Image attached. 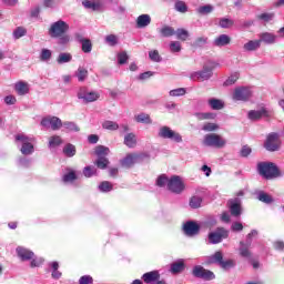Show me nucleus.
I'll list each match as a JSON object with an SVG mask.
<instances>
[{"instance_id": "f257e3e1", "label": "nucleus", "mask_w": 284, "mask_h": 284, "mask_svg": "<svg viewBox=\"0 0 284 284\" xmlns=\"http://www.w3.org/2000/svg\"><path fill=\"white\" fill-rule=\"evenodd\" d=\"M70 30V24L63 20H58L52 22L48 34L51 39H59L58 43L60 45H65L70 43V36H68V31Z\"/></svg>"}, {"instance_id": "f03ea898", "label": "nucleus", "mask_w": 284, "mask_h": 284, "mask_svg": "<svg viewBox=\"0 0 284 284\" xmlns=\"http://www.w3.org/2000/svg\"><path fill=\"white\" fill-rule=\"evenodd\" d=\"M33 141V138H30L23 133H19L16 135V144L19 148L21 154H23V156H30V154H34Z\"/></svg>"}, {"instance_id": "7ed1b4c3", "label": "nucleus", "mask_w": 284, "mask_h": 284, "mask_svg": "<svg viewBox=\"0 0 284 284\" xmlns=\"http://www.w3.org/2000/svg\"><path fill=\"white\" fill-rule=\"evenodd\" d=\"M257 171L264 179H278V176H282L278 168L272 162H260Z\"/></svg>"}, {"instance_id": "20e7f679", "label": "nucleus", "mask_w": 284, "mask_h": 284, "mask_svg": "<svg viewBox=\"0 0 284 284\" xmlns=\"http://www.w3.org/2000/svg\"><path fill=\"white\" fill-rule=\"evenodd\" d=\"M202 143L206 148H216L217 150H221V148H225V145H227V141L216 133H209L204 135Z\"/></svg>"}, {"instance_id": "39448f33", "label": "nucleus", "mask_w": 284, "mask_h": 284, "mask_svg": "<svg viewBox=\"0 0 284 284\" xmlns=\"http://www.w3.org/2000/svg\"><path fill=\"white\" fill-rule=\"evenodd\" d=\"M108 154H110V149L103 145H99L95 148V155L98 160L95 161L97 168L99 170H105L108 165H110V160H108Z\"/></svg>"}, {"instance_id": "423d86ee", "label": "nucleus", "mask_w": 284, "mask_h": 284, "mask_svg": "<svg viewBox=\"0 0 284 284\" xmlns=\"http://www.w3.org/2000/svg\"><path fill=\"white\" fill-rule=\"evenodd\" d=\"M158 136L160 139H169V141H174V143H183V136L168 125H162L159 128Z\"/></svg>"}, {"instance_id": "0eeeda50", "label": "nucleus", "mask_w": 284, "mask_h": 284, "mask_svg": "<svg viewBox=\"0 0 284 284\" xmlns=\"http://www.w3.org/2000/svg\"><path fill=\"white\" fill-rule=\"evenodd\" d=\"M230 236V231L225 227H217L215 231L209 233V243L210 245H219V243H223V240Z\"/></svg>"}, {"instance_id": "6e6552de", "label": "nucleus", "mask_w": 284, "mask_h": 284, "mask_svg": "<svg viewBox=\"0 0 284 284\" xmlns=\"http://www.w3.org/2000/svg\"><path fill=\"white\" fill-rule=\"evenodd\" d=\"M40 125L45 130L51 129L53 132H57V130H61V128H63V121L57 116L49 115L41 120Z\"/></svg>"}, {"instance_id": "1a4fd4ad", "label": "nucleus", "mask_w": 284, "mask_h": 284, "mask_svg": "<svg viewBox=\"0 0 284 284\" xmlns=\"http://www.w3.org/2000/svg\"><path fill=\"white\" fill-rule=\"evenodd\" d=\"M256 234H258V232L253 230L247 234L246 242H240V255L243 258H252V252H250V247H252V236H256Z\"/></svg>"}, {"instance_id": "9d476101", "label": "nucleus", "mask_w": 284, "mask_h": 284, "mask_svg": "<svg viewBox=\"0 0 284 284\" xmlns=\"http://www.w3.org/2000/svg\"><path fill=\"white\" fill-rule=\"evenodd\" d=\"M185 190V183L181 180V176L173 175L169 179L168 191L173 194H182Z\"/></svg>"}, {"instance_id": "9b49d317", "label": "nucleus", "mask_w": 284, "mask_h": 284, "mask_svg": "<svg viewBox=\"0 0 284 284\" xmlns=\"http://www.w3.org/2000/svg\"><path fill=\"white\" fill-rule=\"evenodd\" d=\"M145 156H148L145 153H130L120 163L122 168H132L135 163H141Z\"/></svg>"}, {"instance_id": "f8f14e48", "label": "nucleus", "mask_w": 284, "mask_h": 284, "mask_svg": "<svg viewBox=\"0 0 284 284\" xmlns=\"http://www.w3.org/2000/svg\"><path fill=\"white\" fill-rule=\"evenodd\" d=\"M264 148L267 152H277L281 148V139L278 133H271L267 135L266 141L264 142Z\"/></svg>"}, {"instance_id": "ddd939ff", "label": "nucleus", "mask_w": 284, "mask_h": 284, "mask_svg": "<svg viewBox=\"0 0 284 284\" xmlns=\"http://www.w3.org/2000/svg\"><path fill=\"white\" fill-rule=\"evenodd\" d=\"M212 79V68L204 65L201 71H194L190 73L191 81H207Z\"/></svg>"}, {"instance_id": "4468645a", "label": "nucleus", "mask_w": 284, "mask_h": 284, "mask_svg": "<svg viewBox=\"0 0 284 284\" xmlns=\"http://www.w3.org/2000/svg\"><path fill=\"white\" fill-rule=\"evenodd\" d=\"M192 274L195 276V278H203V281H214L215 278L214 272L205 270L201 265L194 266Z\"/></svg>"}, {"instance_id": "2eb2a0df", "label": "nucleus", "mask_w": 284, "mask_h": 284, "mask_svg": "<svg viewBox=\"0 0 284 284\" xmlns=\"http://www.w3.org/2000/svg\"><path fill=\"white\" fill-rule=\"evenodd\" d=\"M82 6L85 10H91L92 12H103L105 10V4L102 1L83 0Z\"/></svg>"}, {"instance_id": "dca6fc26", "label": "nucleus", "mask_w": 284, "mask_h": 284, "mask_svg": "<svg viewBox=\"0 0 284 284\" xmlns=\"http://www.w3.org/2000/svg\"><path fill=\"white\" fill-rule=\"evenodd\" d=\"M252 97V90L250 88H237L233 92L234 101H247Z\"/></svg>"}, {"instance_id": "f3484780", "label": "nucleus", "mask_w": 284, "mask_h": 284, "mask_svg": "<svg viewBox=\"0 0 284 284\" xmlns=\"http://www.w3.org/2000/svg\"><path fill=\"white\" fill-rule=\"evenodd\" d=\"M201 231V226L196 222L189 221L183 225V232L186 236H196Z\"/></svg>"}, {"instance_id": "a211bd4d", "label": "nucleus", "mask_w": 284, "mask_h": 284, "mask_svg": "<svg viewBox=\"0 0 284 284\" xmlns=\"http://www.w3.org/2000/svg\"><path fill=\"white\" fill-rule=\"evenodd\" d=\"M260 44L265 43L266 45H274L276 43L278 36L272 32H262L258 34Z\"/></svg>"}, {"instance_id": "6ab92c4d", "label": "nucleus", "mask_w": 284, "mask_h": 284, "mask_svg": "<svg viewBox=\"0 0 284 284\" xmlns=\"http://www.w3.org/2000/svg\"><path fill=\"white\" fill-rule=\"evenodd\" d=\"M231 215L232 216H240L241 215V199L235 197L229 201L227 203Z\"/></svg>"}, {"instance_id": "aec40b11", "label": "nucleus", "mask_w": 284, "mask_h": 284, "mask_svg": "<svg viewBox=\"0 0 284 284\" xmlns=\"http://www.w3.org/2000/svg\"><path fill=\"white\" fill-rule=\"evenodd\" d=\"M160 278L161 274L159 273V271H151L142 275V281L146 284L159 283Z\"/></svg>"}, {"instance_id": "412c9836", "label": "nucleus", "mask_w": 284, "mask_h": 284, "mask_svg": "<svg viewBox=\"0 0 284 284\" xmlns=\"http://www.w3.org/2000/svg\"><path fill=\"white\" fill-rule=\"evenodd\" d=\"M16 252L18 254V258L22 261H31V258H34V252L23 247V246H18L16 248Z\"/></svg>"}, {"instance_id": "4be33fe9", "label": "nucleus", "mask_w": 284, "mask_h": 284, "mask_svg": "<svg viewBox=\"0 0 284 284\" xmlns=\"http://www.w3.org/2000/svg\"><path fill=\"white\" fill-rule=\"evenodd\" d=\"M14 90L19 97H26L30 92V84L26 81H18L14 84Z\"/></svg>"}, {"instance_id": "5701e85b", "label": "nucleus", "mask_w": 284, "mask_h": 284, "mask_svg": "<svg viewBox=\"0 0 284 284\" xmlns=\"http://www.w3.org/2000/svg\"><path fill=\"white\" fill-rule=\"evenodd\" d=\"M222 261L223 253L221 251H217L213 255L205 257V265H221Z\"/></svg>"}, {"instance_id": "b1692460", "label": "nucleus", "mask_w": 284, "mask_h": 284, "mask_svg": "<svg viewBox=\"0 0 284 284\" xmlns=\"http://www.w3.org/2000/svg\"><path fill=\"white\" fill-rule=\"evenodd\" d=\"M230 43H232V38L227 34H221L213 41V45L216 48H225V45H230Z\"/></svg>"}, {"instance_id": "393cba45", "label": "nucleus", "mask_w": 284, "mask_h": 284, "mask_svg": "<svg viewBox=\"0 0 284 284\" xmlns=\"http://www.w3.org/2000/svg\"><path fill=\"white\" fill-rule=\"evenodd\" d=\"M152 23V17L150 14L144 13L136 18V28H148Z\"/></svg>"}, {"instance_id": "a878e982", "label": "nucleus", "mask_w": 284, "mask_h": 284, "mask_svg": "<svg viewBox=\"0 0 284 284\" xmlns=\"http://www.w3.org/2000/svg\"><path fill=\"white\" fill-rule=\"evenodd\" d=\"M211 110H223L225 108V102L223 100H219L216 98H211L207 101Z\"/></svg>"}, {"instance_id": "bb28decb", "label": "nucleus", "mask_w": 284, "mask_h": 284, "mask_svg": "<svg viewBox=\"0 0 284 284\" xmlns=\"http://www.w3.org/2000/svg\"><path fill=\"white\" fill-rule=\"evenodd\" d=\"M194 116L197 119V121H214L216 119V113L212 112H196L194 113Z\"/></svg>"}, {"instance_id": "cd10ccee", "label": "nucleus", "mask_w": 284, "mask_h": 284, "mask_svg": "<svg viewBox=\"0 0 284 284\" xmlns=\"http://www.w3.org/2000/svg\"><path fill=\"white\" fill-rule=\"evenodd\" d=\"M124 145L131 149L136 148V134H134L133 132L126 133L124 135Z\"/></svg>"}, {"instance_id": "c85d7f7f", "label": "nucleus", "mask_w": 284, "mask_h": 284, "mask_svg": "<svg viewBox=\"0 0 284 284\" xmlns=\"http://www.w3.org/2000/svg\"><path fill=\"white\" fill-rule=\"evenodd\" d=\"M245 52H255V50H258L261 48V41L260 40H251L246 42L243 45Z\"/></svg>"}, {"instance_id": "c756f323", "label": "nucleus", "mask_w": 284, "mask_h": 284, "mask_svg": "<svg viewBox=\"0 0 284 284\" xmlns=\"http://www.w3.org/2000/svg\"><path fill=\"white\" fill-rule=\"evenodd\" d=\"M265 114H267L265 109L252 110L248 112V119L251 121H258V119H262V116H265Z\"/></svg>"}, {"instance_id": "7c9ffc66", "label": "nucleus", "mask_w": 284, "mask_h": 284, "mask_svg": "<svg viewBox=\"0 0 284 284\" xmlns=\"http://www.w3.org/2000/svg\"><path fill=\"white\" fill-rule=\"evenodd\" d=\"M62 181L63 183H74V181H77V172H74V170L67 169V173L62 176Z\"/></svg>"}, {"instance_id": "2f4dec72", "label": "nucleus", "mask_w": 284, "mask_h": 284, "mask_svg": "<svg viewBox=\"0 0 284 284\" xmlns=\"http://www.w3.org/2000/svg\"><path fill=\"white\" fill-rule=\"evenodd\" d=\"M136 123H144V125H152V118L148 113H139L135 115Z\"/></svg>"}, {"instance_id": "473e14b6", "label": "nucleus", "mask_w": 284, "mask_h": 284, "mask_svg": "<svg viewBox=\"0 0 284 284\" xmlns=\"http://www.w3.org/2000/svg\"><path fill=\"white\" fill-rule=\"evenodd\" d=\"M49 267H51L52 270V273H51L52 278H54L55 281H59V278H61L62 276V273L59 271V262H50Z\"/></svg>"}, {"instance_id": "72a5a7b5", "label": "nucleus", "mask_w": 284, "mask_h": 284, "mask_svg": "<svg viewBox=\"0 0 284 284\" xmlns=\"http://www.w3.org/2000/svg\"><path fill=\"white\" fill-rule=\"evenodd\" d=\"M184 270H185V263L183 262V260H180V261L171 264L170 272L172 274H180V272H183Z\"/></svg>"}, {"instance_id": "f704fd0d", "label": "nucleus", "mask_w": 284, "mask_h": 284, "mask_svg": "<svg viewBox=\"0 0 284 284\" xmlns=\"http://www.w3.org/2000/svg\"><path fill=\"white\" fill-rule=\"evenodd\" d=\"M70 61H72V54L68 52H61L57 58V63H59V65H63V63H70Z\"/></svg>"}, {"instance_id": "c9c22d12", "label": "nucleus", "mask_w": 284, "mask_h": 284, "mask_svg": "<svg viewBox=\"0 0 284 284\" xmlns=\"http://www.w3.org/2000/svg\"><path fill=\"white\" fill-rule=\"evenodd\" d=\"M63 154H65L69 159H72L77 154V146L72 143H68L63 148Z\"/></svg>"}, {"instance_id": "e433bc0d", "label": "nucleus", "mask_w": 284, "mask_h": 284, "mask_svg": "<svg viewBox=\"0 0 284 284\" xmlns=\"http://www.w3.org/2000/svg\"><path fill=\"white\" fill-rule=\"evenodd\" d=\"M174 10L176 12H180L181 14H185V12H187L189 8H187V4L185 3V1L178 0L174 3Z\"/></svg>"}, {"instance_id": "4c0bfd02", "label": "nucleus", "mask_w": 284, "mask_h": 284, "mask_svg": "<svg viewBox=\"0 0 284 284\" xmlns=\"http://www.w3.org/2000/svg\"><path fill=\"white\" fill-rule=\"evenodd\" d=\"M161 37L168 38V37H174L175 31L174 28L170 26H164L160 29Z\"/></svg>"}, {"instance_id": "58836bf2", "label": "nucleus", "mask_w": 284, "mask_h": 284, "mask_svg": "<svg viewBox=\"0 0 284 284\" xmlns=\"http://www.w3.org/2000/svg\"><path fill=\"white\" fill-rule=\"evenodd\" d=\"M103 130H110L111 132H114L119 130V123L114 121L106 120L102 123Z\"/></svg>"}, {"instance_id": "ea45409f", "label": "nucleus", "mask_w": 284, "mask_h": 284, "mask_svg": "<svg viewBox=\"0 0 284 284\" xmlns=\"http://www.w3.org/2000/svg\"><path fill=\"white\" fill-rule=\"evenodd\" d=\"M75 77L78 78V81L81 83L88 79V69L83 67H79L78 71L75 72Z\"/></svg>"}, {"instance_id": "a19ab883", "label": "nucleus", "mask_w": 284, "mask_h": 284, "mask_svg": "<svg viewBox=\"0 0 284 284\" xmlns=\"http://www.w3.org/2000/svg\"><path fill=\"white\" fill-rule=\"evenodd\" d=\"M62 126L68 130V132H79L81 129L74 122L65 121L62 122Z\"/></svg>"}, {"instance_id": "79ce46f5", "label": "nucleus", "mask_w": 284, "mask_h": 284, "mask_svg": "<svg viewBox=\"0 0 284 284\" xmlns=\"http://www.w3.org/2000/svg\"><path fill=\"white\" fill-rule=\"evenodd\" d=\"M52 59V51L50 49H42L40 53V61L48 63Z\"/></svg>"}, {"instance_id": "37998d69", "label": "nucleus", "mask_w": 284, "mask_h": 284, "mask_svg": "<svg viewBox=\"0 0 284 284\" xmlns=\"http://www.w3.org/2000/svg\"><path fill=\"white\" fill-rule=\"evenodd\" d=\"M63 143V140L59 135H53L49 139V148H59Z\"/></svg>"}, {"instance_id": "c03bdc74", "label": "nucleus", "mask_w": 284, "mask_h": 284, "mask_svg": "<svg viewBox=\"0 0 284 284\" xmlns=\"http://www.w3.org/2000/svg\"><path fill=\"white\" fill-rule=\"evenodd\" d=\"M214 11V7L212 4H205L196 9L197 14H210Z\"/></svg>"}, {"instance_id": "a18cd8bd", "label": "nucleus", "mask_w": 284, "mask_h": 284, "mask_svg": "<svg viewBox=\"0 0 284 284\" xmlns=\"http://www.w3.org/2000/svg\"><path fill=\"white\" fill-rule=\"evenodd\" d=\"M201 203H203V199L200 196H192L189 204L193 210H199V207H201Z\"/></svg>"}, {"instance_id": "49530a36", "label": "nucleus", "mask_w": 284, "mask_h": 284, "mask_svg": "<svg viewBox=\"0 0 284 284\" xmlns=\"http://www.w3.org/2000/svg\"><path fill=\"white\" fill-rule=\"evenodd\" d=\"M28 34V30L24 27H18L13 30V39H21Z\"/></svg>"}, {"instance_id": "de8ad7c7", "label": "nucleus", "mask_w": 284, "mask_h": 284, "mask_svg": "<svg viewBox=\"0 0 284 284\" xmlns=\"http://www.w3.org/2000/svg\"><path fill=\"white\" fill-rule=\"evenodd\" d=\"M257 199H258V201H261L262 203H273V199H272V196H270V194H267V193H265V192H263V191H260L258 193H257Z\"/></svg>"}, {"instance_id": "09e8293b", "label": "nucleus", "mask_w": 284, "mask_h": 284, "mask_svg": "<svg viewBox=\"0 0 284 284\" xmlns=\"http://www.w3.org/2000/svg\"><path fill=\"white\" fill-rule=\"evenodd\" d=\"M169 183H170V179L166 178L165 174H162V175L158 176V179H156L158 187H165V185L168 187Z\"/></svg>"}, {"instance_id": "8fccbe9b", "label": "nucleus", "mask_w": 284, "mask_h": 284, "mask_svg": "<svg viewBox=\"0 0 284 284\" xmlns=\"http://www.w3.org/2000/svg\"><path fill=\"white\" fill-rule=\"evenodd\" d=\"M202 130L203 132H216V130H219V124L206 122L203 124Z\"/></svg>"}, {"instance_id": "3c124183", "label": "nucleus", "mask_w": 284, "mask_h": 284, "mask_svg": "<svg viewBox=\"0 0 284 284\" xmlns=\"http://www.w3.org/2000/svg\"><path fill=\"white\" fill-rule=\"evenodd\" d=\"M99 93L97 91H91L87 93V98H84V103H92L94 101H98L99 99Z\"/></svg>"}, {"instance_id": "603ef678", "label": "nucleus", "mask_w": 284, "mask_h": 284, "mask_svg": "<svg viewBox=\"0 0 284 284\" xmlns=\"http://www.w3.org/2000/svg\"><path fill=\"white\" fill-rule=\"evenodd\" d=\"M97 174V166H85L83 169V175L87 178V179H91V176H95Z\"/></svg>"}, {"instance_id": "864d4df0", "label": "nucleus", "mask_w": 284, "mask_h": 284, "mask_svg": "<svg viewBox=\"0 0 284 284\" xmlns=\"http://www.w3.org/2000/svg\"><path fill=\"white\" fill-rule=\"evenodd\" d=\"M80 43L82 45V52L85 54H90V52H92V41H90V39L83 40Z\"/></svg>"}, {"instance_id": "5fc2aeb1", "label": "nucleus", "mask_w": 284, "mask_h": 284, "mask_svg": "<svg viewBox=\"0 0 284 284\" xmlns=\"http://www.w3.org/2000/svg\"><path fill=\"white\" fill-rule=\"evenodd\" d=\"M149 58L151 59V61H153L154 63H161V61H163V58H161V54H159L158 50H153L149 52Z\"/></svg>"}, {"instance_id": "6e6d98bb", "label": "nucleus", "mask_w": 284, "mask_h": 284, "mask_svg": "<svg viewBox=\"0 0 284 284\" xmlns=\"http://www.w3.org/2000/svg\"><path fill=\"white\" fill-rule=\"evenodd\" d=\"M114 186L109 181H104L99 185L100 192H112Z\"/></svg>"}, {"instance_id": "4d7b16f0", "label": "nucleus", "mask_w": 284, "mask_h": 284, "mask_svg": "<svg viewBox=\"0 0 284 284\" xmlns=\"http://www.w3.org/2000/svg\"><path fill=\"white\" fill-rule=\"evenodd\" d=\"M234 265H236V263H234V260H223L222 262H220V267H222V270H232V267H234Z\"/></svg>"}, {"instance_id": "13d9d810", "label": "nucleus", "mask_w": 284, "mask_h": 284, "mask_svg": "<svg viewBox=\"0 0 284 284\" xmlns=\"http://www.w3.org/2000/svg\"><path fill=\"white\" fill-rule=\"evenodd\" d=\"M219 26H220V28H225V29L232 28V26H234V20L227 19V18H222V19H220Z\"/></svg>"}, {"instance_id": "bf43d9fd", "label": "nucleus", "mask_w": 284, "mask_h": 284, "mask_svg": "<svg viewBox=\"0 0 284 284\" xmlns=\"http://www.w3.org/2000/svg\"><path fill=\"white\" fill-rule=\"evenodd\" d=\"M105 43H108V45H111L112 48H114V45H116L119 43V37L114 36V34H109L105 37Z\"/></svg>"}, {"instance_id": "052dcab7", "label": "nucleus", "mask_w": 284, "mask_h": 284, "mask_svg": "<svg viewBox=\"0 0 284 284\" xmlns=\"http://www.w3.org/2000/svg\"><path fill=\"white\" fill-rule=\"evenodd\" d=\"M176 38L180 39V41H186L187 37H190V33H187V30L185 29H178L175 31Z\"/></svg>"}, {"instance_id": "680f3d73", "label": "nucleus", "mask_w": 284, "mask_h": 284, "mask_svg": "<svg viewBox=\"0 0 284 284\" xmlns=\"http://www.w3.org/2000/svg\"><path fill=\"white\" fill-rule=\"evenodd\" d=\"M185 88L173 89L169 92L170 97H185Z\"/></svg>"}, {"instance_id": "e2e57ef3", "label": "nucleus", "mask_w": 284, "mask_h": 284, "mask_svg": "<svg viewBox=\"0 0 284 284\" xmlns=\"http://www.w3.org/2000/svg\"><path fill=\"white\" fill-rule=\"evenodd\" d=\"M128 53L125 51H122L118 54V63L120 65H125L128 63Z\"/></svg>"}, {"instance_id": "0e129e2a", "label": "nucleus", "mask_w": 284, "mask_h": 284, "mask_svg": "<svg viewBox=\"0 0 284 284\" xmlns=\"http://www.w3.org/2000/svg\"><path fill=\"white\" fill-rule=\"evenodd\" d=\"M257 19L264 21L265 23H268V21H272L274 19V13H261L260 16H257Z\"/></svg>"}, {"instance_id": "69168bd1", "label": "nucleus", "mask_w": 284, "mask_h": 284, "mask_svg": "<svg viewBox=\"0 0 284 284\" xmlns=\"http://www.w3.org/2000/svg\"><path fill=\"white\" fill-rule=\"evenodd\" d=\"M151 77H154V72L146 71L136 77L138 81H148Z\"/></svg>"}, {"instance_id": "338daca9", "label": "nucleus", "mask_w": 284, "mask_h": 284, "mask_svg": "<svg viewBox=\"0 0 284 284\" xmlns=\"http://www.w3.org/2000/svg\"><path fill=\"white\" fill-rule=\"evenodd\" d=\"M43 265V257H32L30 266L31 267H41Z\"/></svg>"}, {"instance_id": "774afa93", "label": "nucleus", "mask_w": 284, "mask_h": 284, "mask_svg": "<svg viewBox=\"0 0 284 284\" xmlns=\"http://www.w3.org/2000/svg\"><path fill=\"white\" fill-rule=\"evenodd\" d=\"M92 283H94V278H92V276L90 275H83L79 280V284H92Z\"/></svg>"}]
</instances>
